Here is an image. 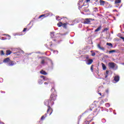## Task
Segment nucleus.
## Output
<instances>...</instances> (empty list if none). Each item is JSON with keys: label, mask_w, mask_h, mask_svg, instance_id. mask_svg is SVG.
<instances>
[{"label": "nucleus", "mask_w": 124, "mask_h": 124, "mask_svg": "<svg viewBox=\"0 0 124 124\" xmlns=\"http://www.w3.org/2000/svg\"><path fill=\"white\" fill-rule=\"evenodd\" d=\"M57 94L51 93L50 96V98L48 100H46L44 102V104L47 107V109L46 110V113H49V115H52V113H53V108H51L50 105H54V101L57 100Z\"/></svg>", "instance_id": "obj_1"}, {"label": "nucleus", "mask_w": 124, "mask_h": 124, "mask_svg": "<svg viewBox=\"0 0 124 124\" xmlns=\"http://www.w3.org/2000/svg\"><path fill=\"white\" fill-rule=\"evenodd\" d=\"M91 21H94V19L93 18H85L84 20V24H91Z\"/></svg>", "instance_id": "obj_2"}, {"label": "nucleus", "mask_w": 124, "mask_h": 124, "mask_svg": "<svg viewBox=\"0 0 124 124\" xmlns=\"http://www.w3.org/2000/svg\"><path fill=\"white\" fill-rule=\"evenodd\" d=\"M115 63L114 62H109L108 63V67L109 68H111L112 69H114L115 68Z\"/></svg>", "instance_id": "obj_3"}, {"label": "nucleus", "mask_w": 124, "mask_h": 124, "mask_svg": "<svg viewBox=\"0 0 124 124\" xmlns=\"http://www.w3.org/2000/svg\"><path fill=\"white\" fill-rule=\"evenodd\" d=\"M95 109V106L93 104H91L90 106V111H93L94 112V110Z\"/></svg>", "instance_id": "obj_4"}, {"label": "nucleus", "mask_w": 124, "mask_h": 124, "mask_svg": "<svg viewBox=\"0 0 124 124\" xmlns=\"http://www.w3.org/2000/svg\"><path fill=\"white\" fill-rule=\"evenodd\" d=\"M97 46V48H98V49H99L100 50H102V51H105V48L103 46H101L100 44H98Z\"/></svg>", "instance_id": "obj_5"}, {"label": "nucleus", "mask_w": 124, "mask_h": 124, "mask_svg": "<svg viewBox=\"0 0 124 124\" xmlns=\"http://www.w3.org/2000/svg\"><path fill=\"white\" fill-rule=\"evenodd\" d=\"M89 1H91V0H86L84 1V3H83V4L81 6H78L79 8V9L82 8V6H86L87 5V4H88V2H89ZM85 3H86V4H85Z\"/></svg>", "instance_id": "obj_6"}, {"label": "nucleus", "mask_w": 124, "mask_h": 124, "mask_svg": "<svg viewBox=\"0 0 124 124\" xmlns=\"http://www.w3.org/2000/svg\"><path fill=\"white\" fill-rule=\"evenodd\" d=\"M114 80L115 82H116V83H117V82H119L120 81V76H115V77H114Z\"/></svg>", "instance_id": "obj_7"}, {"label": "nucleus", "mask_w": 124, "mask_h": 124, "mask_svg": "<svg viewBox=\"0 0 124 124\" xmlns=\"http://www.w3.org/2000/svg\"><path fill=\"white\" fill-rule=\"evenodd\" d=\"M86 63L88 65H90V64H92L93 62V59H88Z\"/></svg>", "instance_id": "obj_8"}, {"label": "nucleus", "mask_w": 124, "mask_h": 124, "mask_svg": "<svg viewBox=\"0 0 124 124\" xmlns=\"http://www.w3.org/2000/svg\"><path fill=\"white\" fill-rule=\"evenodd\" d=\"M14 64H16V62H14V61H10V62L8 63V65H9L10 66H12L13 65H14Z\"/></svg>", "instance_id": "obj_9"}, {"label": "nucleus", "mask_w": 124, "mask_h": 124, "mask_svg": "<svg viewBox=\"0 0 124 124\" xmlns=\"http://www.w3.org/2000/svg\"><path fill=\"white\" fill-rule=\"evenodd\" d=\"M6 56H9V55H11V54H12V51H10V50L9 49H7L6 51Z\"/></svg>", "instance_id": "obj_10"}, {"label": "nucleus", "mask_w": 124, "mask_h": 124, "mask_svg": "<svg viewBox=\"0 0 124 124\" xmlns=\"http://www.w3.org/2000/svg\"><path fill=\"white\" fill-rule=\"evenodd\" d=\"M3 62H5V63H7V62L9 63L10 62V58L8 57V58L4 59Z\"/></svg>", "instance_id": "obj_11"}, {"label": "nucleus", "mask_w": 124, "mask_h": 124, "mask_svg": "<svg viewBox=\"0 0 124 124\" xmlns=\"http://www.w3.org/2000/svg\"><path fill=\"white\" fill-rule=\"evenodd\" d=\"M4 35H6L8 38L2 37V40H6V39H10L11 37L10 35L7 34H4Z\"/></svg>", "instance_id": "obj_12"}, {"label": "nucleus", "mask_w": 124, "mask_h": 124, "mask_svg": "<svg viewBox=\"0 0 124 124\" xmlns=\"http://www.w3.org/2000/svg\"><path fill=\"white\" fill-rule=\"evenodd\" d=\"M102 27H101V26H100L99 27H98L97 28V29H96L95 31H94V32H98V31H100V30H101V28H102Z\"/></svg>", "instance_id": "obj_13"}, {"label": "nucleus", "mask_w": 124, "mask_h": 124, "mask_svg": "<svg viewBox=\"0 0 124 124\" xmlns=\"http://www.w3.org/2000/svg\"><path fill=\"white\" fill-rule=\"evenodd\" d=\"M40 73H41V74H42L43 75H47V73H46V71L42 70Z\"/></svg>", "instance_id": "obj_14"}, {"label": "nucleus", "mask_w": 124, "mask_h": 124, "mask_svg": "<svg viewBox=\"0 0 124 124\" xmlns=\"http://www.w3.org/2000/svg\"><path fill=\"white\" fill-rule=\"evenodd\" d=\"M45 17H46V15H42L38 17V19H40L41 18L42 19H44Z\"/></svg>", "instance_id": "obj_15"}, {"label": "nucleus", "mask_w": 124, "mask_h": 124, "mask_svg": "<svg viewBox=\"0 0 124 124\" xmlns=\"http://www.w3.org/2000/svg\"><path fill=\"white\" fill-rule=\"evenodd\" d=\"M68 25V23L66 22L65 23H62V27L64 28V29H66V26Z\"/></svg>", "instance_id": "obj_16"}, {"label": "nucleus", "mask_w": 124, "mask_h": 124, "mask_svg": "<svg viewBox=\"0 0 124 124\" xmlns=\"http://www.w3.org/2000/svg\"><path fill=\"white\" fill-rule=\"evenodd\" d=\"M50 36L51 38H55V37H56V36H55V33L54 32H50Z\"/></svg>", "instance_id": "obj_17"}, {"label": "nucleus", "mask_w": 124, "mask_h": 124, "mask_svg": "<svg viewBox=\"0 0 124 124\" xmlns=\"http://www.w3.org/2000/svg\"><path fill=\"white\" fill-rule=\"evenodd\" d=\"M47 117V113H46L45 115L42 116L41 118V121H43L45 120V118Z\"/></svg>", "instance_id": "obj_18"}, {"label": "nucleus", "mask_w": 124, "mask_h": 124, "mask_svg": "<svg viewBox=\"0 0 124 124\" xmlns=\"http://www.w3.org/2000/svg\"><path fill=\"white\" fill-rule=\"evenodd\" d=\"M40 77L41 78H43L45 81H47V80H49V78H46V77L44 76H41Z\"/></svg>", "instance_id": "obj_19"}, {"label": "nucleus", "mask_w": 124, "mask_h": 124, "mask_svg": "<svg viewBox=\"0 0 124 124\" xmlns=\"http://www.w3.org/2000/svg\"><path fill=\"white\" fill-rule=\"evenodd\" d=\"M100 5H104V4H105V1L103 0H100Z\"/></svg>", "instance_id": "obj_20"}, {"label": "nucleus", "mask_w": 124, "mask_h": 124, "mask_svg": "<svg viewBox=\"0 0 124 124\" xmlns=\"http://www.w3.org/2000/svg\"><path fill=\"white\" fill-rule=\"evenodd\" d=\"M102 66L103 67V70H106V68H107V67H106V66H105V64H104V63H102Z\"/></svg>", "instance_id": "obj_21"}, {"label": "nucleus", "mask_w": 124, "mask_h": 124, "mask_svg": "<svg viewBox=\"0 0 124 124\" xmlns=\"http://www.w3.org/2000/svg\"><path fill=\"white\" fill-rule=\"evenodd\" d=\"M5 55V53H4V51L3 50H0V56H4Z\"/></svg>", "instance_id": "obj_22"}, {"label": "nucleus", "mask_w": 124, "mask_h": 124, "mask_svg": "<svg viewBox=\"0 0 124 124\" xmlns=\"http://www.w3.org/2000/svg\"><path fill=\"white\" fill-rule=\"evenodd\" d=\"M107 45L109 46L110 48H113V45L111 43H107Z\"/></svg>", "instance_id": "obj_23"}, {"label": "nucleus", "mask_w": 124, "mask_h": 124, "mask_svg": "<svg viewBox=\"0 0 124 124\" xmlns=\"http://www.w3.org/2000/svg\"><path fill=\"white\" fill-rule=\"evenodd\" d=\"M109 54H112L113 53H116V50L114 49V50H109L108 51Z\"/></svg>", "instance_id": "obj_24"}, {"label": "nucleus", "mask_w": 124, "mask_h": 124, "mask_svg": "<svg viewBox=\"0 0 124 124\" xmlns=\"http://www.w3.org/2000/svg\"><path fill=\"white\" fill-rule=\"evenodd\" d=\"M57 26H58V27H59V28H60V27L62 26V22L58 23L57 24Z\"/></svg>", "instance_id": "obj_25"}, {"label": "nucleus", "mask_w": 124, "mask_h": 124, "mask_svg": "<svg viewBox=\"0 0 124 124\" xmlns=\"http://www.w3.org/2000/svg\"><path fill=\"white\" fill-rule=\"evenodd\" d=\"M38 84H39V85H42V84H43V80L41 79H39L38 80Z\"/></svg>", "instance_id": "obj_26"}, {"label": "nucleus", "mask_w": 124, "mask_h": 124, "mask_svg": "<svg viewBox=\"0 0 124 124\" xmlns=\"http://www.w3.org/2000/svg\"><path fill=\"white\" fill-rule=\"evenodd\" d=\"M109 30V28H105L103 31L102 32H105V31H107Z\"/></svg>", "instance_id": "obj_27"}, {"label": "nucleus", "mask_w": 124, "mask_h": 124, "mask_svg": "<svg viewBox=\"0 0 124 124\" xmlns=\"http://www.w3.org/2000/svg\"><path fill=\"white\" fill-rule=\"evenodd\" d=\"M121 0H116L115 1V3L118 4V3H121Z\"/></svg>", "instance_id": "obj_28"}, {"label": "nucleus", "mask_w": 124, "mask_h": 124, "mask_svg": "<svg viewBox=\"0 0 124 124\" xmlns=\"http://www.w3.org/2000/svg\"><path fill=\"white\" fill-rule=\"evenodd\" d=\"M84 58L86 59V60H90L89 57V55H85L84 56Z\"/></svg>", "instance_id": "obj_29"}, {"label": "nucleus", "mask_w": 124, "mask_h": 124, "mask_svg": "<svg viewBox=\"0 0 124 124\" xmlns=\"http://www.w3.org/2000/svg\"><path fill=\"white\" fill-rule=\"evenodd\" d=\"M41 63V64H44L45 63V60L44 59L42 60Z\"/></svg>", "instance_id": "obj_30"}, {"label": "nucleus", "mask_w": 124, "mask_h": 124, "mask_svg": "<svg viewBox=\"0 0 124 124\" xmlns=\"http://www.w3.org/2000/svg\"><path fill=\"white\" fill-rule=\"evenodd\" d=\"M91 70L92 71V72H93V65H92L91 66Z\"/></svg>", "instance_id": "obj_31"}, {"label": "nucleus", "mask_w": 124, "mask_h": 124, "mask_svg": "<svg viewBox=\"0 0 124 124\" xmlns=\"http://www.w3.org/2000/svg\"><path fill=\"white\" fill-rule=\"evenodd\" d=\"M105 106H106V107H110V104H109V103H106V104H105Z\"/></svg>", "instance_id": "obj_32"}, {"label": "nucleus", "mask_w": 124, "mask_h": 124, "mask_svg": "<svg viewBox=\"0 0 124 124\" xmlns=\"http://www.w3.org/2000/svg\"><path fill=\"white\" fill-rule=\"evenodd\" d=\"M54 91V92H56V90L55 89V87H52V89H51V91L53 92Z\"/></svg>", "instance_id": "obj_33"}, {"label": "nucleus", "mask_w": 124, "mask_h": 124, "mask_svg": "<svg viewBox=\"0 0 124 124\" xmlns=\"http://www.w3.org/2000/svg\"><path fill=\"white\" fill-rule=\"evenodd\" d=\"M82 1H79L78 3V5H80V3H82L83 2V0H81Z\"/></svg>", "instance_id": "obj_34"}, {"label": "nucleus", "mask_w": 124, "mask_h": 124, "mask_svg": "<svg viewBox=\"0 0 124 124\" xmlns=\"http://www.w3.org/2000/svg\"><path fill=\"white\" fill-rule=\"evenodd\" d=\"M104 103V101L102 100L100 102V104H103Z\"/></svg>", "instance_id": "obj_35"}, {"label": "nucleus", "mask_w": 124, "mask_h": 124, "mask_svg": "<svg viewBox=\"0 0 124 124\" xmlns=\"http://www.w3.org/2000/svg\"><path fill=\"white\" fill-rule=\"evenodd\" d=\"M27 30H28L27 28H24L23 30V32H25V31H27Z\"/></svg>", "instance_id": "obj_36"}, {"label": "nucleus", "mask_w": 124, "mask_h": 124, "mask_svg": "<svg viewBox=\"0 0 124 124\" xmlns=\"http://www.w3.org/2000/svg\"><path fill=\"white\" fill-rule=\"evenodd\" d=\"M92 56H95V52H93L92 53Z\"/></svg>", "instance_id": "obj_37"}, {"label": "nucleus", "mask_w": 124, "mask_h": 124, "mask_svg": "<svg viewBox=\"0 0 124 124\" xmlns=\"http://www.w3.org/2000/svg\"><path fill=\"white\" fill-rule=\"evenodd\" d=\"M50 47H51V46H52V45H53V42H50Z\"/></svg>", "instance_id": "obj_38"}, {"label": "nucleus", "mask_w": 124, "mask_h": 124, "mask_svg": "<svg viewBox=\"0 0 124 124\" xmlns=\"http://www.w3.org/2000/svg\"><path fill=\"white\" fill-rule=\"evenodd\" d=\"M106 73L107 75H108V74H109V71H106Z\"/></svg>", "instance_id": "obj_39"}, {"label": "nucleus", "mask_w": 124, "mask_h": 124, "mask_svg": "<svg viewBox=\"0 0 124 124\" xmlns=\"http://www.w3.org/2000/svg\"><path fill=\"white\" fill-rule=\"evenodd\" d=\"M41 123V122L40 121H39L37 122L38 124H40Z\"/></svg>", "instance_id": "obj_40"}, {"label": "nucleus", "mask_w": 124, "mask_h": 124, "mask_svg": "<svg viewBox=\"0 0 124 124\" xmlns=\"http://www.w3.org/2000/svg\"><path fill=\"white\" fill-rule=\"evenodd\" d=\"M106 93H109V90H107L106 91Z\"/></svg>", "instance_id": "obj_41"}, {"label": "nucleus", "mask_w": 124, "mask_h": 124, "mask_svg": "<svg viewBox=\"0 0 124 124\" xmlns=\"http://www.w3.org/2000/svg\"><path fill=\"white\" fill-rule=\"evenodd\" d=\"M44 85H48V83L47 82H45Z\"/></svg>", "instance_id": "obj_42"}, {"label": "nucleus", "mask_w": 124, "mask_h": 124, "mask_svg": "<svg viewBox=\"0 0 124 124\" xmlns=\"http://www.w3.org/2000/svg\"><path fill=\"white\" fill-rule=\"evenodd\" d=\"M121 39L123 40V41H124V37H121Z\"/></svg>", "instance_id": "obj_43"}, {"label": "nucleus", "mask_w": 124, "mask_h": 124, "mask_svg": "<svg viewBox=\"0 0 124 124\" xmlns=\"http://www.w3.org/2000/svg\"><path fill=\"white\" fill-rule=\"evenodd\" d=\"M107 77H108V75H106L105 77V78H107Z\"/></svg>", "instance_id": "obj_44"}, {"label": "nucleus", "mask_w": 124, "mask_h": 124, "mask_svg": "<svg viewBox=\"0 0 124 124\" xmlns=\"http://www.w3.org/2000/svg\"><path fill=\"white\" fill-rule=\"evenodd\" d=\"M105 101H108V99H106V100H105Z\"/></svg>", "instance_id": "obj_45"}, {"label": "nucleus", "mask_w": 124, "mask_h": 124, "mask_svg": "<svg viewBox=\"0 0 124 124\" xmlns=\"http://www.w3.org/2000/svg\"><path fill=\"white\" fill-rule=\"evenodd\" d=\"M61 35H65V34H61Z\"/></svg>", "instance_id": "obj_46"}, {"label": "nucleus", "mask_w": 124, "mask_h": 124, "mask_svg": "<svg viewBox=\"0 0 124 124\" xmlns=\"http://www.w3.org/2000/svg\"><path fill=\"white\" fill-rule=\"evenodd\" d=\"M99 94H100V95H102L101 93H99Z\"/></svg>", "instance_id": "obj_47"}, {"label": "nucleus", "mask_w": 124, "mask_h": 124, "mask_svg": "<svg viewBox=\"0 0 124 124\" xmlns=\"http://www.w3.org/2000/svg\"><path fill=\"white\" fill-rule=\"evenodd\" d=\"M56 18H57V20H59V19H58V16H56Z\"/></svg>", "instance_id": "obj_48"}, {"label": "nucleus", "mask_w": 124, "mask_h": 124, "mask_svg": "<svg viewBox=\"0 0 124 124\" xmlns=\"http://www.w3.org/2000/svg\"><path fill=\"white\" fill-rule=\"evenodd\" d=\"M0 124H4V123H0Z\"/></svg>", "instance_id": "obj_49"}, {"label": "nucleus", "mask_w": 124, "mask_h": 124, "mask_svg": "<svg viewBox=\"0 0 124 124\" xmlns=\"http://www.w3.org/2000/svg\"><path fill=\"white\" fill-rule=\"evenodd\" d=\"M53 41H56V39H54Z\"/></svg>", "instance_id": "obj_50"}, {"label": "nucleus", "mask_w": 124, "mask_h": 124, "mask_svg": "<svg viewBox=\"0 0 124 124\" xmlns=\"http://www.w3.org/2000/svg\"><path fill=\"white\" fill-rule=\"evenodd\" d=\"M123 65H124V63H122Z\"/></svg>", "instance_id": "obj_51"}, {"label": "nucleus", "mask_w": 124, "mask_h": 124, "mask_svg": "<svg viewBox=\"0 0 124 124\" xmlns=\"http://www.w3.org/2000/svg\"><path fill=\"white\" fill-rule=\"evenodd\" d=\"M88 124H90V121H88Z\"/></svg>", "instance_id": "obj_52"}, {"label": "nucleus", "mask_w": 124, "mask_h": 124, "mask_svg": "<svg viewBox=\"0 0 124 124\" xmlns=\"http://www.w3.org/2000/svg\"><path fill=\"white\" fill-rule=\"evenodd\" d=\"M48 15H50V14H48L47 16H48Z\"/></svg>", "instance_id": "obj_53"}, {"label": "nucleus", "mask_w": 124, "mask_h": 124, "mask_svg": "<svg viewBox=\"0 0 124 124\" xmlns=\"http://www.w3.org/2000/svg\"><path fill=\"white\" fill-rule=\"evenodd\" d=\"M45 87H47V86H45Z\"/></svg>", "instance_id": "obj_54"}]
</instances>
